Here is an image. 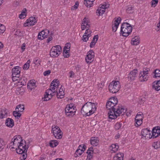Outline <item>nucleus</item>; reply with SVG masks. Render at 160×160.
<instances>
[{
	"instance_id": "nucleus-62",
	"label": "nucleus",
	"mask_w": 160,
	"mask_h": 160,
	"mask_svg": "<svg viewBox=\"0 0 160 160\" xmlns=\"http://www.w3.org/2000/svg\"><path fill=\"white\" fill-rule=\"evenodd\" d=\"M99 8H101V9H102L105 10V9L108 8V7H106V5L105 4H104L101 6V7Z\"/></svg>"
},
{
	"instance_id": "nucleus-9",
	"label": "nucleus",
	"mask_w": 160,
	"mask_h": 160,
	"mask_svg": "<svg viewBox=\"0 0 160 160\" xmlns=\"http://www.w3.org/2000/svg\"><path fill=\"white\" fill-rule=\"evenodd\" d=\"M94 52L92 50H90L87 53V54L85 58V60L88 64H90L94 60Z\"/></svg>"
},
{
	"instance_id": "nucleus-59",
	"label": "nucleus",
	"mask_w": 160,
	"mask_h": 160,
	"mask_svg": "<svg viewBox=\"0 0 160 160\" xmlns=\"http://www.w3.org/2000/svg\"><path fill=\"white\" fill-rule=\"evenodd\" d=\"M38 39L40 40H42L44 38H43V37H42V34H41L40 32L38 34Z\"/></svg>"
},
{
	"instance_id": "nucleus-26",
	"label": "nucleus",
	"mask_w": 160,
	"mask_h": 160,
	"mask_svg": "<svg viewBox=\"0 0 160 160\" xmlns=\"http://www.w3.org/2000/svg\"><path fill=\"white\" fill-rule=\"evenodd\" d=\"M95 0H84V3L87 7H91L93 4L92 2Z\"/></svg>"
},
{
	"instance_id": "nucleus-7",
	"label": "nucleus",
	"mask_w": 160,
	"mask_h": 160,
	"mask_svg": "<svg viewBox=\"0 0 160 160\" xmlns=\"http://www.w3.org/2000/svg\"><path fill=\"white\" fill-rule=\"evenodd\" d=\"M52 132L55 138L57 139H60L62 138L63 133L59 127L57 126L52 127Z\"/></svg>"
},
{
	"instance_id": "nucleus-23",
	"label": "nucleus",
	"mask_w": 160,
	"mask_h": 160,
	"mask_svg": "<svg viewBox=\"0 0 160 160\" xmlns=\"http://www.w3.org/2000/svg\"><path fill=\"white\" fill-rule=\"evenodd\" d=\"M99 140L96 137H92L90 139L91 144L93 146H96L98 144Z\"/></svg>"
},
{
	"instance_id": "nucleus-29",
	"label": "nucleus",
	"mask_w": 160,
	"mask_h": 160,
	"mask_svg": "<svg viewBox=\"0 0 160 160\" xmlns=\"http://www.w3.org/2000/svg\"><path fill=\"white\" fill-rule=\"evenodd\" d=\"M58 143L59 142L57 140H51L49 142V145L51 147L53 148L56 147Z\"/></svg>"
},
{
	"instance_id": "nucleus-5",
	"label": "nucleus",
	"mask_w": 160,
	"mask_h": 160,
	"mask_svg": "<svg viewBox=\"0 0 160 160\" xmlns=\"http://www.w3.org/2000/svg\"><path fill=\"white\" fill-rule=\"evenodd\" d=\"M75 108L73 103L67 105L65 109L66 115L68 117H72L76 112Z\"/></svg>"
},
{
	"instance_id": "nucleus-18",
	"label": "nucleus",
	"mask_w": 160,
	"mask_h": 160,
	"mask_svg": "<svg viewBox=\"0 0 160 160\" xmlns=\"http://www.w3.org/2000/svg\"><path fill=\"white\" fill-rule=\"evenodd\" d=\"M93 152V147H90L88 149L87 152V153L88 154L87 159L91 160L92 158Z\"/></svg>"
},
{
	"instance_id": "nucleus-58",
	"label": "nucleus",
	"mask_w": 160,
	"mask_h": 160,
	"mask_svg": "<svg viewBox=\"0 0 160 160\" xmlns=\"http://www.w3.org/2000/svg\"><path fill=\"white\" fill-rule=\"evenodd\" d=\"M26 16V15L25 14L21 13L20 14L19 17L20 19H22L24 18Z\"/></svg>"
},
{
	"instance_id": "nucleus-44",
	"label": "nucleus",
	"mask_w": 160,
	"mask_h": 160,
	"mask_svg": "<svg viewBox=\"0 0 160 160\" xmlns=\"http://www.w3.org/2000/svg\"><path fill=\"white\" fill-rule=\"evenodd\" d=\"M70 51V50H65V51H63V56H64L65 58H68L69 56V52Z\"/></svg>"
},
{
	"instance_id": "nucleus-14",
	"label": "nucleus",
	"mask_w": 160,
	"mask_h": 160,
	"mask_svg": "<svg viewBox=\"0 0 160 160\" xmlns=\"http://www.w3.org/2000/svg\"><path fill=\"white\" fill-rule=\"evenodd\" d=\"M121 19L120 17H118L114 22V24L112 25V30L113 31L115 32L118 28L119 24L120 22Z\"/></svg>"
},
{
	"instance_id": "nucleus-39",
	"label": "nucleus",
	"mask_w": 160,
	"mask_h": 160,
	"mask_svg": "<svg viewBox=\"0 0 160 160\" xmlns=\"http://www.w3.org/2000/svg\"><path fill=\"white\" fill-rule=\"evenodd\" d=\"M5 145V143L2 139H0V152L4 148Z\"/></svg>"
},
{
	"instance_id": "nucleus-13",
	"label": "nucleus",
	"mask_w": 160,
	"mask_h": 160,
	"mask_svg": "<svg viewBox=\"0 0 160 160\" xmlns=\"http://www.w3.org/2000/svg\"><path fill=\"white\" fill-rule=\"evenodd\" d=\"M45 93L46 94L44 95V97L42 98V100L43 101H47L49 100L52 98V97L55 95L49 92L48 90L46 91Z\"/></svg>"
},
{
	"instance_id": "nucleus-6",
	"label": "nucleus",
	"mask_w": 160,
	"mask_h": 160,
	"mask_svg": "<svg viewBox=\"0 0 160 160\" xmlns=\"http://www.w3.org/2000/svg\"><path fill=\"white\" fill-rule=\"evenodd\" d=\"M120 86L119 81H113L110 83L109 85L110 92L112 93H116L119 91Z\"/></svg>"
},
{
	"instance_id": "nucleus-36",
	"label": "nucleus",
	"mask_w": 160,
	"mask_h": 160,
	"mask_svg": "<svg viewBox=\"0 0 160 160\" xmlns=\"http://www.w3.org/2000/svg\"><path fill=\"white\" fill-rule=\"evenodd\" d=\"M111 147L112 148V150L114 152H116L118 151L119 147L118 145H117L116 144H112V145Z\"/></svg>"
},
{
	"instance_id": "nucleus-27",
	"label": "nucleus",
	"mask_w": 160,
	"mask_h": 160,
	"mask_svg": "<svg viewBox=\"0 0 160 160\" xmlns=\"http://www.w3.org/2000/svg\"><path fill=\"white\" fill-rule=\"evenodd\" d=\"M83 152L84 150L83 149H78L74 154V157L76 158L81 155Z\"/></svg>"
},
{
	"instance_id": "nucleus-40",
	"label": "nucleus",
	"mask_w": 160,
	"mask_h": 160,
	"mask_svg": "<svg viewBox=\"0 0 160 160\" xmlns=\"http://www.w3.org/2000/svg\"><path fill=\"white\" fill-rule=\"evenodd\" d=\"M30 60H28L27 62L25 63L23 67V68L24 70H27L28 69L29 65H30Z\"/></svg>"
},
{
	"instance_id": "nucleus-24",
	"label": "nucleus",
	"mask_w": 160,
	"mask_h": 160,
	"mask_svg": "<svg viewBox=\"0 0 160 160\" xmlns=\"http://www.w3.org/2000/svg\"><path fill=\"white\" fill-rule=\"evenodd\" d=\"M140 42V38L138 36H135L132 38L131 41V44L133 45H136Z\"/></svg>"
},
{
	"instance_id": "nucleus-16",
	"label": "nucleus",
	"mask_w": 160,
	"mask_h": 160,
	"mask_svg": "<svg viewBox=\"0 0 160 160\" xmlns=\"http://www.w3.org/2000/svg\"><path fill=\"white\" fill-rule=\"evenodd\" d=\"M21 68L19 66L15 67L12 69V76L17 75V76H20V72Z\"/></svg>"
},
{
	"instance_id": "nucleus-17",
	"label": "nucleus",
	"mask_w": 160,
	"mask_h": 160,
	"mask_svg": "<svg viewBox=\"0 0 160 160\" xmlns=\"http://www.w3.org/2000/svg\"><path fill=\"white\" fill-rule=\"evenodd\" d=\"M5 124L7 127L12 128L14 126V121L12 118H8L6 120Z\"/></svg>"
},
{
	"instance_id": "nucleus-2",
	"label": "nucleus",
	"mask_w": 160,
	"mask_h": 160,
	"mask_svg": "<svg viewBox=\"0 0 160 160\" xmlns=\"http://www.w3.org/2000/svg\"><path fill=\"white\" fill-rule=\"evenodd\" d=\"M96 109V106L94 103L87 102L82 106L81 112L84 116H89L93 113Z\"/></svg>"
},
{
	"instance_id": "nucleus-46",
	"label": "nucleus",
	"mask_w": 160,
	"mask_h": 160,
	"mask_svg": "<svg viewBox=\"0 0 160 160\" xmlns=\"http://www.w3.org/2000/svg\"><path fill=\"white\" fill-rule=\"evenodd\" d=\"M91 35L89 33L87 35H83L82 37V40L84 42H87L88 39V37H90Z\"/></svg>"
},
{
	"instance_id": "nucleus-53",
	"label": "nucleus",
	"mask_w": 160,
	"mask_h": 160,
	"mask_svg": "<svg viewBox=\"0 0 160 160\" xmlns=\"http://www.w3.org/2000/svg\"><path fill=\"white\" fill-rule=\"evenodd\" d=\"M146 100V98L144 97L140 98L139 99V103L140 104H142L144 103V102H145Z\"/></svg>"
},
{
	"instance_id": "nucleus-32",
	"label": "nucleus",
	"mask_w": 160,
	"mask_h": 160,
	"mask_svg": "<svg viewBox=\"0 0 160 160\" xmlns=\"http://www.w3.org/2000/svg\"><path fill=\"white\" fill-rule=\"evenodd\" d=\"M143 114L141 112H139L136 115L135 119V120H142L143 118Z\"/></svg>"
},
{
	"instance_id": "nucleus-1",
	"label": "nucleus",
	"mask_w": 160,
	"mask_h": 160,
	"mask_svg": "<svg viewBox=\"0 0 160 160\" xmlns=\"http://www.w3.org/2000/svg\"><path fill=\"white\" fill-rule=\"evenodd\" d=\"M110 100V101L108 102L106 105L107 108L109 110L108 112L109 119H115L121 114L123 115L126 112V109L122 108V106L116 107L118 102L116 97H111Z\"/></svg>"
},
{
	"instance_id": "nucleus-37",
	"label": "nucleus",
	"mask_w": 160,
	"mask_h": 160,
	"mask_svg": "<svg viewBox=\"0 0 160 160\" xmlns=\"http://www.w3.org/2000/svg\"><path fill=\"white\" fill-rule=\"evenodd\" d=\"M105 12V10L101 9V8H99L97 10L96 13L97 15L100 16L101 14L104 13Z\"/></svg>"
},
{
	"instance_id": "nucleus-20",
	"label": "nucleus",
	"mask_w": 160,
	"mask_h": 160,
	"mask_svg": "<svg viewBox=\"0 0 160 160\" xmlns=\"http://www.w3.org/2000/svg\"><path fill=\"white\" fill-rule=\"evenodd\" d=\"M152 88L157 91L160 90V80L156 82L155 81L152 83Z\"/></svg>"
},
{
	"instance_id": "nucleus-28",
	"label": "nucleus",
	"mask_w": 160,
	"mask_h": 160,
	"mask_svg": "<svg viewBox=\"0 0 160 160\" xmlns=\"http://www.w3.org/2000/svg\"><path fill=\"white\" fill-rule=\"evenodd\" d=\"M153 73L154 74L153 76V78H157L160 77V70L157 69L154 70Z\"/></svg>"
},
{
	"instance_id": "nucleus-54",
	"label": "nucleus",
	"mask_w": 160,
	"mask_h": 160,
	"mask_svg": "<svg viewBox=\"0 0 160 160\" xmlns=\"http://www.w3.org/2000/svg\"><path fill=\"white\" fill-rule=\"evenodd\" d=\"M121 126V123L120 124V123H116L115 126V129L117 130H118L120 128Z\"/></svg>"
},
{
	"instance_id": "nucleus-38",
	"label": "nucleus",
	"mask_w": 160,
	"mask_h": 160,
	"mask_svg": "<svg viewBox=\"0 0 160 160\" xmlns=\"http://www.w3.org/2000/svg\"><path fill=\"white\" fill-rule=\"evenodd\" d=\"M133 7L131 6H129L126 9L127 12L129 13H132L133 12Z\"/></svg>"
},
{
	"instance_id": "nucleus-35",
	"label": "nucleus",
	"mask_w": 160,
	"mask_h": 160,
	"mask_svg": "<svg viewBox=\"0 0 160 160\" xmlns=\"http://www.w3.org/2000/svg\"><path fill=\"white\" fill-rule=\"evenodd\" d=\"M124 154L123 153L120 152L117 153L115 156V160L117 159L118 158H120V159L123 160Z\"/></svg>"
},
{
	"instance_id": "nucleus-48",
	"label": "nucleus",
	"mask_w": 160,
	"mask_h": 160,
	"mask_svg": "<svg viewBox=\"0 0 160 160\" xmlns=\"http://www.w3.org/2000/svg\"><path fill=\"white\" fill-rule=\"evenodd\" d=\"M48 90V92H50V91H51L52 93L54 94V93L56 92V91L55 90V88L53 87L52 86H50V88L47 89L46 91Z\"/></svg>"
},
{
	"instance_id": "nucleus-21",
	"label": "nucleus",
	"mask_w": 160,
	"mask_h": 160,
	"mask_svg": "<svg viewBox=\"0 0 160 160\" xmlns=\"http://www.w3.org/2000/svg\"><path fill=\"white\" fill-rule=\"evenodd\" d=\"M0 118L2 119L4 118H6L7 116V109L6 108L1 109H0Z\"/></svg>"
},
{
	"instance_id": "nucleus-56",
	"label": "nucleus",
	"mask_w": 160,
	"mask_h": 160,
	"mask_svg": "<svg viewBox=\"0 0 160 160\" xmlns=\"http://www.w3.org/2000/svg\"><path fill=\"white\" fill-rule=\"evenodd\" d=\"M51 73V71L50 70H48L45 71L43 72V75L45 76H48Z\"/></svg>"
},
{
	"instance_id": "nucleus-50",
	"label": "nucleus",
	"mask_w": 160,
	"mask_h": 160,
	"mask_svg": "<svg viewBox=\"0 0 160 160\" xmlns=\"http://www.w3.org/2000/svg\"><path fill=\"white\" fill-rule=\"evenodd\" d=\"M158 0H152L151 1L152 6L153 7H155L158 3Z\"/></svg>"
},
{
	"instance_id": "nucleus-55",
	"label": "nucleus",
	"mask_w": 160,
	"mask_h": 160,
	"mask_svg": "<svg viewBox=\"0 0 160 160\" xmlns=\"http://www.w3.org/2000/svg\"><path fill=\"white\" fill-rule=\"evenodd\" d=\"M98 38V35L94 36L91 42H96Z\"/></svg>"
},
{
	"instance_id": "nucleus-49",
	"label": "nucleus",
	"mask_w": 160,
	"mask_h": 160,
	"mask_svg": "<svg viewBox=\"0 0 160 160\" xmlns=\"http://www.w3.org/2000/svg\"><path fill=\"white\" fill-rule=\"evenodd\" d=\"M24 142H25V143L26 144V141L24 140ZM18 147V148H21V149H24V148H26V149H27L28 148H27L26 147V144L25 145H17L16 146V147Z\"/></svg>"
},
{
	"instance_id": "nucleus-22",
	"label": "nucleus",
	"mask_w": 160,
	"mask_h": 160,
	"mask_svg": "<svg viewBox=\"0 0 160 160\" xmlns=\"http://www.w3.org/2000/svg\"><path fill=\"white\" fill-rule=\"evenodd\" d=\"M34 80H30L28 84V88L30 89L31 90L35 88L36 87V82Z\"/></svg>"
},
{
	"instance_id": "nucleus-19",
	"label": "nucleus",
	"mask_w": 160,
	"mask_h": 160,
	"mask_svg": "<svg viewBox=\"0 0 160 160\" xmlns=\"http://www.w3.org/2000/svg\"><path fill=\"white\" fill-rule=\"evenodd\" d=\"M62 87V86H61L60 89L58 90V92L57 89H56V92L57 93V96L58 98L61 99L64 97V91L63 92V89L61 88Z\"/></svg>"
},
{
	"instance_id": "nucleus-47",
	"label": "nucleus",
	"mask_w": 160,
	"mask_h": 160,
	"mask_svg": "<svg viewBox=\"0 0 160 160\" xmlns=\"http://www.w3.org/2000/svg\"><path fill=\"white\" fill-rule=\"evenodd\" d=\"M70 47L71 43L70 42L67 43L63 48V51H65V50H70Z\"/></svg>"
},
{
	"instance_id": "nucleus-64",
	"label": "nucleus",
	"mask_w": 160,
	"mask_h": 160,
	"mask_svg": "<svg viewBox=\"0 0 160 160\" xmlns=\"http://www.w3.org/2000/svg\"><path fill=\"white\" fill-rule=\"evenodd\" d=\"M88 19V18H87L86 17L84 18L83 19V21H82V24H84L86 22V19Z\"/></svg>"
},
{
	"instance_id": "nucleus-42",
	"label": "nucleus",
	"mask_w": 160,
	"mask_h": 160,
	"mask_svg": "<svg viewBox=\"0 0 160 160\" xmlns=\"http://www.w3.org/2000/svg\"><path fill=\"white\" fill-rule=\"evenodd\" d=\"M135 126L137 127L140 126L142 123V120H135Z\"/></svg>"
},
{
	"instance_id": "nucleus-41",
	"label": "nucleus",
	"mask_w": 160,
	"mask_h": 160,
	"mask_svg": "<svg viewBox=\"0 0 160 160\" xmlns=\"http://www.w3.org/2000/svg\"><path fill=\"white\" fill-rule=\"evenodd\" d=\"M153 147L154 148L157 149L160 147V141L155 142L153 144Z\"/></svg>"
},
{
	"instance_id": "nucleus-8",
	"label": "nucleus",
	"mask_w": 160,
	"mask_h": 160,
	"mask_svg": "<svg viewBox=\"0 0 160 160\" xmlns=\"http://www.w3.org/2000/svg\"><path fill=\"white\" fill-rule=\"evenodd\" d=\"M21 142H23V140L22 139V138L20 135H16L12 139V142L11 143V145H13L14 147H15L16 146L18 145L19 143ZM11 146H12L11 145ZM15 148V147H11V149Z\"/></svg>"
},
{
	"instance_id": "nucleus-60",
	"label": "nucleus",
	"mask_w": 160,
	"mask_h": 160,
	"mask_svg": "<svg viewBox=\"0 0 160 160\" xmlns=\"http://www.w3.org/2000/svg\"><path fill=\"white\" fill-rule=\"evenodd\" d=\"M52 33H51V36H49L48 38L47 39V42L48 43H49L50 41H51V40H52V37L51 36V35H52Z\"/></svg>"
},
{
	"instance_id": "nucleus-33",
	"label": "nucleus",
	"mask_w": 160,
	"mask_h": 160,
	"mask_svg": "<svg viewBox=\"0 0 160 160\" xmlns=\"http://www.w3.org/2000/svg\"><path fill=\"white\" fill-rule=\"evenodd\" d=\"M16 110V111L13 112V115L16 118L19 119L21 117V114L18 111V110Z\"/></svg>"
},
{
	"instance_id": "nucleus-10",
	"label": "nucleus",
	"mask_w": 160,
	"mask_h": 160,
	"mask_svg": "<svg viewBox=\"0 0 160 160\" xmlns=\"http://www.w3.org/2000/svg\"><path fill=\"white\" fill-rule=\"evenodd\" d=\"M37 20L36 19L35 17H31L27 20L26 23H24V25L25 27L29 26H32L35 25V23L37 22Z\"/></svg>"
},
{
	"instance_id": "nucleus-45",
	"label": "nucleus",
	"mask_w": 160,
	"mask_h": 160,
	"mask_svg": "<svg viewBox=\"0 0 160 160\" xmlns=\"http://www.w3.org/2000/svg\"><path fill=\"white\" fill-rule=\"evenodd\" d=\"M150 69L148 68H146L143 69V70L141 71L140 73H142V75H147L148 74V72L150 71Z\"/></svg>"
},
{
	"instance_id": "nucleus-25",
	"label": "nucleus",
	"mask_w": 160,
	"mask_h": 160,
	"mask_svg": "<svg viewBox=\"0 0 160 160\" xmlns=\"http://www.w3.org/2000/svg\"><path fill=\"white\" fill-rule=\"evenodd\" d=\"M139 80L141 82L147 81L148 80V76L147 75H142V73L139 74Z\"/></svg>"
},
{
	"instance_id": "nucleus-43",
	"label": "nucleus",
	"mask_w": 160,
	"mask_h": 160,
	"mask_svg": "<svg viewBox=\"0 0 160 160\" xmlns=\"http://www.w3.org/2000/svg\"><path fill=\"white\" fill-rule=\"evenodd\" d=\"M5 30V26L2 24H0V34H2Z\"/></svg>"
},
{
	"instance_id": "nucleus-34",
	"label": "nucleus",
	"mask_w": 160,
	"mask_h": 160,
	"mask_svg": "<svg viewBox=\"0 0 160 160\" xmlns=\"http://www.w3.org/2000/svg\"><path fill=\"white\" fill-rule=\"evenodd\" d=\"M24 109V106L22 105H19L17 106L16 108V110H18V111L19 112H22Z\"/></svg>"
},
{
	"instance_id": "nucleus-30",
	"label": "nucleus",
	"mask_w": 160,
	"mask_h": 160,
	"mask_svg": "<svg viewBox=\"0 0 160 160\" xmlns=\"http://www.w3.org/2000/svg\"><path fill=\"white\" fill-rule=\"evenodd\" d=\"M49 30L47 29H45L42 30L40 32L41 34H42V37L43 38H47V36L48 35L49 33Z\"/></svg>"
},
{
	"instance_id": "nucleus-57",
	"label": "nucleus",
	"mask_w": 160,
	"mask_h": 160,
	"mask_svg": "<svg viewBox=\"0 0 160 160\" xmlns=\"http://www.w3.org/2000/svg\"><path fill=\"white\" fill-rule=\"evenodd\" d=\"M27 157V154L25 153V154L23 153V154L20 157V158L21 160H25Z\"/></svg>"
},
{
	"instance_id": "nucleus-31",
	"label": "nucleus",
	"mask_w": 160,
	"mask_h": 160,
	"mask_svg": "<svg viewBox=\"0 0 160 160\" xmlns=\"http://www.w3.org/2000/svg\"><path fill=\"white\" fill-rule=\"evenodd\" d=\"M16 150L17 153L19 154H22L24 153L25 152H27V149H26V148H25L24 149H21V148H16Z\"/></svg>"
},
{
	"instance_id": "nucleus-15",
	"label": "nucleus",
	"mask_w": 160,
	"mask_h": 160,
	"mask_svg": "<svg viewBox=\"0 0 160 160\" xmlns=\"http://www.w3.org/2000/svg\"><path fill=\"white\" fill-rule=\"evenodd\" d=\"M141 134L142 136L143 137H145V138H150V131L147 128H145L142 129Z\"/></svg>"
},
{
	"instance_id": "nucleus-63",
	"label": "nucleus",
	"mask_w": 160,
	"mask_h": 160,
	"mask_svg": "<svg viewBox=\"0 0 160 160\" xmlns=\"http://www.w3.org/2000/svg\"><path fill=\"white\" fill-rule=\"evenodd\" d=\"M69 73L70 74V78H72V76L74 75V73L72 71H71L69 72Z\"/></svg>"
},
{
	"instance_id": "nucleus-4",
	"label": "nucleus",
	"mask_w": 160,
	"mask_h": 160,
	"mask_svg": "<svg viewBox=\"0 0 160 160\" xmlns=\"http://www.w3.org/2000/svg\"><path fill=\"white\" fill-rule=\"evenodd\" d=\"M62 48L59 45L53 46L50 51V55L53 58L58 57L61 54Z\"/></svg>"
},
{
	"instance_id": "nucleus-12",
	"label": "nucleus",
	"mask_w": 160,
	"mask_h": 160,
	"mask_svg": "<svg viewBox=\"0 0 160 160\" xmlns=\"http://www.w3.org/2000/svg\"><path fill=\"white\" fill-rule=\"evenodd\" d=\"M138 70L137 69H134L131 71L129 74L128 78L131 81H133L136 79L137 77Z\"/></svg>"
},
{
	"instance_id": "nucleus-3",
	"label": "nucleus",
	"mask_w": 160,
	"mask_h": 160,
	"mask_svg": "<svg viewBox=\"0 0 160 160\" xmlns=\"http://www.w3.org/2000/svg\"><path fill=\"white\" fill-rule=\"evenodd\" d=\"M132 31V27L130 24L128 22L123 23L121 28V32L122 36H128Z\"/></svg>"
},
{
	"instance_id": "nucleus-51",
	"label": "nucleus",
	"mask_w": 160,
	"mask_h": 160,
	"mask_svg": "<svg viewBox=\"0 0 160 160\" xmlns=\"http://www.w3.org/2000/svg\"><path fill=\"white\" fill-rule=\"evenodd\" d=\"M17 75L12 76V80L13 82L18 81L19 80L20 76H17Z\"/></svg>"
},
{
	"instance_id": "nucleus-61",
	"label": "nucleus",
	"mask_w": 160,
	"mask_h": 160,
	"mask_svg": "<svg viewBox=\"0 0 160 160\" xmlns=\"http://www.w3.org/2000/svg\"><path fill=\"white\" fill-rule=\"evenodd\" d=\"M96 43V42H91L90 45V47L92 48L95 46Z\"/></svg>"
},
{
	"instance_id": "nucleus-11",
	"label": "nucleus",
	"mask_w": 160,
	"mask_h": 160,
	"mask_svg": "<svg viewBox=\"0 0 160 160\" xmlns=\"http://www.w3.org/2000/svg\"><path fill=\"white\" fill-rule=\"evenodd\" d=\"M152 138H155L160 135V127H159L154 128L152 131Z\"/></svg>"
},
{
	"instance_id": "nucleus-52",
	"label": "nucleus",
	"mask_w": 160,
	"mask_h": 160,
	"mask_svg": "<svg viewBox=\"0 0 160 160\" xmlns=\"http://www.w3.org/2000/svg\"><path fill=\"white\" fill-rule=\"evenodd\" d=\"M78 5H79V3H78V1L76 2L74 5L72 7L71 10H74L77 9L78 8Z\"/></svg>"
}]
</instances>
